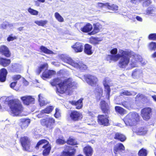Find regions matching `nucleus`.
I'll return each instance as SVG.
<instances>
[{
    "label": "nucleus",
    "mask_w": 156,
    "mask_h": 156,
    "mask_svg": "<svg viewBox=\"0 0 156 156\" xmlns=\"http://www.w3.org/2000/svg\"><path fill=\"white\" fill-rule=\"evenodd\" d=\"M54 108L52 106L48 107L44 109L41 110L40 114L37 115L38 118H41L43 117L44 116V114L45 113L48 114L51 112L53 110Z\"/></svg>",
    "instance_id": "18"
},
{
    "label": "nucleus",
    "mask_w": 156,
    "mask_h": 156,
    "mask_svg": "<svg viewBox=\"0 0 156 156\" xmlns=\"http://www.w3.org/2000/svg\"><path fill=\"white\" fill-rule=\"evenodd\" d=\"M67 143L69 144L72 145H75L77 144V142L76 140L72 138L69 139L67 141Z\"/></svg>",
    "instance_id": "48"
},
{
    "label": "nucleus",
    "mask_w": 156,
    "mask_h": 156,
    "mask_svg": "<svg viewBox=\"0 0 156 156\" xmlns=\"http://www.w3.org/2000/svg\"><path fill=\"white\" fill-rule=\"evenodd\" d=\"M152 97L154 101L156 102V96L155 95L152 96Z\"/></svg>",
    "instance_id": "64"
},
{
    "label": "nucleus",
    "mask_w": 156,
    "mask_h": 156,
    "mask_svg": "<svg viewBox=\"0 0 156 156\" xmlns=\"http://www.w3.org/2000/svg\"><path fill=\"white\" fill-rule=\"evenodd\" d=\"M122 105L125 108L129 109L131 108V103L129 101H124L122 103Z\"/></svg>",
    "instance_id": "44"
},
{
    "label": "nucleus",
    "mask_w": 156,
    "mask_h": 156,
    "mask_svg": "<svg viewBox=\"0 0 156 156\" xmlns=\"http://www.w3.org/2000/svg\"><path fill=\"white\" fill-rule=\"evenodd\" d=\"M14 24H13L10 23H9V25L8 26V28H9L10 29H12L13 27Z\"/></svg>",
    "instance_id": "62"
},
{
    "label": "nucleus",
    "mask_w": 156,
    "mask_h": 156,
    "mask_svg": "<svg viewBox=\"0 0 156 156\" xmlns=\"http://www.w3.org/2000/svg\"><path fill=\"white\" fill-rule=\"evenodd\" d=\"M52 86L56 87V92L57 93L63 94L67 90L70 89H73L76 87V83L71 79L65 80L63 81L59 78L54 79L53 81L51 82Z\"/></svg>",
    "instance_id": "1"
},
{
    "label": "nucleus",
    "mask_w": 156,
    "mask_h": 156,
    "mask_svg": "<svg viewBox=\"0 0 156 156\" xmlns=\"http://www.w3.org/2000/svg\"><path fill=\"white\" fill-rule=\"evenodd\" d=\"M83 79L87 83L92 86L98 85V80L97 78L93 75H84Z\"/></svg>",
    "instance_id": "9"
},
{
    "label": "nucleus",
    "mask_w": 156,
    "mask_h": 156,
    "mask_svg": "<svg viewBox=\"0 0 156 156\" xmlns=\"http://www.w3.org/2000/svg\"><path fill=\"white\" fill-rule=\"evenodd\" d=\"M48 65L47 63H45L42 64L38 67L36 71V72L38 74H39L43 70H45L43 73L42 75V77L43 79L49 78L50 76L55 73V72L52 70H48Z\"/></svg>",
    "instance_id": "5"
},
{
    "label": "nucleus",
    "mask_w": 156,
    "mask_h": 156,
    "mask_svg": "<svg viewBox=\"0 0 156 156\" xmlns=\"http://www.w3.org/2000/svg\"><path fill=\"white\" fill-rule=\"evenodd\" d=\"M28 11L30 14L32 15H37L38 14V12L37 11L31 8H29Z\"/></svg>",
    "instance_id": "47"
},
{
    "label": "nucleus",
    "mask_w": 156,
    "mask_h": 156,
    "mask_svg": "<svg viewBox=\"0 0 156 156\" xmlns=\"http://www.w3.org/2000/svg\"><path fill=\"white\" fill-rule=\"evenodd\" d=\"M151 111V109L149 107L144 108L141 110V116L144 120H147L150 118L152 114Z\"/></svg>",
    "instance_id": "11"
},
{
    "label": "nucleus",
    "mask_w": 156,
    "mask_h": 156,
    "mask_svg": "<svg viewBox=\"0 0 156 156\" xmlns=\"http://www.w3.org/2000/svg\"><path fill=\"white\" fill-rule=\"evenodd\" d=\"M131 52L127 51L120 50L119 53L116 55H108L107 59L108 60H111L116 61L121 58L119 62V66L121 68H124L129 63Z\"/></svg>",
    "instance_id": "2"
},
{
    "label": "nucleus",
    "mask_w": 156,
    "mask_h": 156,
    "mask_svg": "<svg viewBox=\"0 0 156 156\" xmlns=\"http://www.w3.org/2000/svg\"><path fill=\"white\" fill-rule=\"evenodd\" d=\"M17 82L15 81L14 82H13L11 83L10 84V87L12 88H13L16 85V84Z\"/></svg>",
    "instance_id": "59"
},
{
    "label": "nucleus",
    "mask_w": 156,
    "mask_h": 156,
    "mask_svg": "<svg viewBox=\"0 0 156 156\" xmlns=\"http://www.w3.org/2000/svg\"><path fill=\"white\" fill-rule=\"evenodd\" d=\"M144 97V95L142 94H138L136 96V98H140L141 99Z\"/></svg>",
    "instance_id": "60"
},
{
    "label": "nucleus",
    "mask_w": 156,
    "mask_h": 156,
    "mask_svg": "<svg viewBox=\"0 0 156 156\" xmlns=\"http://www.w3.org/2000/svg\"><path fill=\"white\" fill-rule=\"evenodd\" d=\"M117 49L116 48H114L110 52L112 54V55H116L117 54Z\"/></svg>",
    "instance_id": "56"
},
{
    "label": "nucleus",
    "mask_w": 156,
    "mask_h": 156,
    "mask_svg": "<svg viewBox=\"0 0 156 156\" xmlns=\"http://www.w3.org/2000/svg\"><path fill=\"white\" fill-rule=\"evenodd\" d=\"M21 99L23 104L26 105L34 104V98L30 96H25L21 97Z\"/></svg>",
    "instance_id": "15"
},
{
    "label": "nucleus",
    "mask_w": 156,
    "mask_h": 156,
    "mask_svg": "<svg viewBox=\"0 0 156 156\" xmlns=\"http://www.w3.org/2000/svg\"><path fill=\"white\" fill-rule=\"evenodd\" d=\"M55 116L56 118H58L60 116V114L59 112V110L56 108L55 109V113L54 115Z\"/></svg>",
    "instance_id": "55"
},
{
    "label": "nucleus",
    "mask_w": 156,
    "mask_h": 156,
    "mask_svg": "<svg viewBox=\"0 0 156 156\" xmlns=\"http://www.w3.org/2000/svg\"><path fill=\"white\" fill-rule=\"evenodd\" d=\"M34 23L38 26L44 27L48 23L47 20H41L40 21L37 20L34 22Z\"/></svg>",
    "instance_id": "41"
},
{
    "label": "nucleus",
    "mask_w": 156,
    "mask_h": 156,
    "mask_svg": "<svg viewBox=\"0 0 156 156\" xmlns=\"http://www.w3.org/2000/svg\"><path fill=\"white\" fill-rule=\"evenodd\" d=\"M125 151L124 145L121 143L116 144L114 147L113 152L116 155L118 153H120ZM115 156H117L115 155Z\"/></svg>",
    "instance_id": "17"
},
{
    "label": "nucleus",
    "mask_w": 156,
    "mask_h": 156,
    "mask_svg": "<svg viewBox=\"0 0 156 156\" xmlns=\"http://www.w3.org/2000/svg\"><path fill=\"white\" fill-rule=\"evenodd\" d=\"M156 11V7L154 6H151L149 7L146 11L147 14H150L153 13V12H155Z\"/></svg>",
    "instance_id": "43"
},
{
    "label": "nucleus",
    "mask_w": 156,
    "mask_h": 156,
    "mask_svg": "<svg viewBox=\"0 0 156 156\" xmlns=\"http://www.w3.org/2000/svg\"><path fill=\"white\" fill-rule=\"evenodd\" d=\"M75 27L77 29H80V30L84 33H88L91 31L92 29V26L90 23L85 24L83 23H78L75 25Z\"/></svg>",
    "instance_id": "8"
},
{
    "label": "nucleus",
    "mask_w": 156,
    "mask_h": 156,
    "mask_svg": "<svg viewBox=\"0 0 156 156\" xmlns=\"http://www.w3.org/2000/svg\"><path fill=\"white\" fill-rule=\"evenodd\" d=\"M144 0H131L130 2L132 4H136Z\"/></svg>",
    "instance_id": "57"
},
{
    "label": "nucleus",
    "mask_w": 156,
    "mask_h": 156,
    "mask_svg": "<svg viewBox=\"0 0 156 156\" xmlns=\"http://www.w3.org/2000/svg\"><path fill=\"white\" fill-rule=\"evenodd\" d=\"M136 19L138 21H139L140 22H141L142 21V20H143L142 18L139 16H137L136 17Z\"/></svg>",
    "instance_id": "61"
},
{
    "label": "nucleus",
    "mask_w": 156,
    "mask_h": 156,
    "mask_svg": "<svg viewBox=\"0 0 156 156\" xmlns=\"http://www.w3.org/2000/svg\"><path fill=\"white\" fill-rule=\"evenodd\" d=\"M0 54L7 57H9L11 55L9 49L5 45L0 47Z\"/></svg>",
    "instance_id": "21"
},
{
    "label": "nucleus",
    "mask_w": 156,
    "mask_h": 156,
    "mask_svg": "<svg viewBox=\"0 0 156 156\" xmlns=\"http://www.w3.org/2000/svg\"><path fill=\"white\" fill-rule=\"evenodd\" d=\"M7 71L5 68L2 69L0 70V81L4 82L5 81Z\"/></svg>",
    "instance_id": "25"
},
{
    "label": "nucleus",
    "mask_w": 156,
    "mask_h": 156,
    "mask_svg": "<svg viewBox=\"0 0 156 156\" xmlns=\"http://www.w3.org/2000/svg\"><path fill=\"white\" fill-rule=\"evenodd\" d=\"M148 38L150 40H156V34H150Z\"/></svg>",
    "instance_id": "53"
},
{
    "label": "nucleus",
    "mask_w": 156,
    "mask_h": 156,
    "mask_svg": "<svg viewBox=\"0 0 156 156\" xmlns=\"http://www.w3.org/2000/svg\"><path fill=\"white\" fill-rule=\"evenodd\" d=\"M72 47L76 52H79L82 51L83 46L81 43L77 42L72 46Z\"/></svg>",
    "instance_id": "23"
},
{
    "label": "nucleus",
    "mask_w": 156,
    "mask_h": 156,
    "mask_svg": "<svg viewBox=\"0 0 156 156\" xmlns=\"http://www.w3.org/2000/svg\"><path fill=\"white\" fill-rule=\"evenodd\" d=\"M105 5H106V8L108 9L112 10L114 11L115 12L118 10V6L115 4L110 5L109 3H106Z\"/></svg>",
    "instance_id": "31"
},
{
    "label": "nucleus",
    "mask_w": 156,
    "mask_h": 156,
    "mask_svg": "<svg viewBox=\"0 0 156 156\" xmlns=\"http://www.w3.org/2000/svg\"><path fill=\"white\" fill-rule=\"evenodd\" d=\"M108 117L106 115H99L98 116V122L100 125L104 126H108L109 120Z\"/></svg>",
    "instance_id": "12"
},
{
    "label": "nucleus",
    "mask_w": 156,
    "mask_h": 156,
    "mask_svg": "<svg viewBox=\"0 0 156 156\" xmlns=\"http://www.w3.org/2000/svg\"><path fill=\"white\" fill-rule=\"evenodd\" d=\"M20 66L17 64H14L12 65L11 69H10L12 72H19Z\"/></svg>",
    "instance_id": "39"
},
{
    "label": "nucleus",
    "mask_w": 156,
    "mask_h": 156,
    "mask_svg": "<svg viewBox=\"0 0 156 156\" xmlns=\"http://www.w3.org/2000/svg\"><path fill=\"white\" fill-rule=\"evenodd\" d=\"M56 143L57 144H63L66 143L65 140L62 139H58L56 140Z\"/></svg>",
    "instance_id": "51"
},
{
    "label": "nucleus",
    "mask_w": 156,
    "mask_h": 156,
    "mask_svg": "<svg viewBox=\"0 0 156 156\" xmlns=\"http://www.w3.org/2000/svg\"><path fill=\"white\" fill-rule=\"evenodd\" d=\"M55 16L56 20L59 22H62L64 21L63 18L58 12H56L55 14Z\"/></svg>",
    "instance_id": "42"
},
{
    "label": "nucleus",
    "mask_w": 156,
    "mask_h": 156,
    "mask_svg": "<svg viewBox=\"0 0 156 156\" xmlns=\"http://www.w3.org/2000/svg\"><path fill=\"white\" fill-rule=\"evenodd\" d=\"M40 146H42V147L44 149L43 153V155H48L51 149V147L48 142L46 140H42L38 142L36 147L38 148Z\"/></svg>",
    "instance_id": "6"
},
{
    "label": "nucleus",
    "mask_w": 156,
    "mask_h": 156,
    "mask_svg": "<svg viewBox=\"0 0 156 156\" xmlns=\"http://www.w3.org/2000/svg\"><path fill=\"white\" fill-rule=\"evenodd\" d=\"M16 38L17 37L16 36H13L12 34H11L7 38V40L8 41H10L16 39Z\"/></svg>",
    "instance_id": "52"
},
{
    "label": "nucleus",
    "mask_w": 156,
    "mask_h": 156,
    "mask_svg": "<svg viewBox=\"0 0 156 156\" xmlns=\"http://www.w3.org/2000/svg\"><path fill=\"white\" fill-rule=\"evenodd\" d=\"M40 50L41 51L43 52L44 53L47 54H52L53 53V51L49 50L46 47L43 46H41L40 48Z\"/></svg>",
    "instance_id": "37"
},
{
    "label": "nucleus",
    "mask_w": 156,
    "mask_h": 156,
    "mask_svg": "<svg viewBox=\"0 0 156 156\" xmlns=\"http://www.w3.org/2000/svg\"><path fill=\"white\" fill-rule=\"evenodd\" d=\"M55 122V120L52 118H47L41 120V124L45 126L49 129H51L53 128V125Z\"/></svg>",
    "instance_id": "10"
},
{
    "label": "nucleus",
    "mask_w": 156,
    "mask_h": 156,
    "mask_svg": "<svg viewBox=\"0 0 156 156\" xmlns=\"http://www.w3.org/2000/svg\"><path fill=\"white\" fill-rule=\"evenodd\" d=\"M83 150L86 156H91L92 155L93 150L90 146H86L84 148Z\"/></svg>",
    "instance_id": "29"
},
{
    "label": "nucleus",
    "mask_w": 156,
    "mask_h": 156,
    "mask_svg": "<svg viewBox=\"0 0 156 156\" xmlns=\"http://www.w3.org/2000/svg\"><path fill=\"white\" fill-rule=\"evenodd\" d=\"M88 114L90 115L92 117L94 115V113L93 112H88Z\"/></svg>",
    "instance_id": "63"
},
{
    "label": "nucleus",
    "mask_w": 156,
    "mask_h": 156,
    "mask_svg": "<svg viewBox=\"0 0 156 156\" xmlns=\"http://www.w3.org/2000/svg\"><path fill=\"white\" fill-rule=\"evenodd\" d=\"M151 0H146L143 3V7H147L150 5L151 3Z\"/></svg>",
    "instance_id": "49"
},
{
    "label": "nucleus",
    "mask_w": 156,
    "mask_h": 156,
    "mask_svg": "<svg viewBox=\"0 0 156 156\" xmlns=\"http://www.w3.org/2000/svg\"><path fill=\"white\" fill-rule=\"evenodd\" d=\"M147 132V129L144 128H141L140 129H137L136 131V134L138 135H143L145 134Z\"/></svg>",
    "instance_id": "38"
},
{
    "label": "nucleus",
    "mask_w": 156,
    "mask_h": 156,
    "mask_svg": "<svg viewBox=\"0 0 156 156\" xmlns=\"http://www.w3.org/2000/svg\"><path fill=\"white\" fill-rule=\"evenodd\" d=\"M148 48L151 50H155L156 49V43L152 42L148 45Z\"/></svg>",
    "instance_id": "45"
},
{
    "label": "nucleus",
    "mask_w": 156,
    "mask_h": 156,
    "mask_svg": "<svg viewBox=\"0 0 156 156\" xmlns=\"http://www.w3.org/2000/svg\"><path fill=\"white\" fill-rule=\"evenodd\" d=\"M138 154L139 156H146L147 155V151L145 149L142 148L139 151Z\"/></svg>",
    "instance_id": "46"
},
{
    "label": "nucleus",
    "mask_w": 156,
    "mask_h": 156,
    "mask_svg": "<svg viewBox=\"0 0 156 156\" xmlns=\"http://www.w3.org/2000/svg\"><path fill=\"white\" fill-rule=\"evenodd\" d=\"M92 46L88 44H86L84 45V51L85 53L90 55L92 54Z\"/></svg>",
    "instance_id": "30"
},
{
    "label": "nucleus",
    "mask_w": 156,
    "mask_h": 156,
    "mask_svg": "<svg viewBox=\"0 0 156 156\" xmlns=\"http://www.w3.org/2000/svg\"><path fill=\"white\" fill-rule=\"evenodd\" d=\"M22 145L25 151H30V140L29 138L26 136L22 137L20 140Z\"/></svg>",
    "instance_id": "13"
},
{
    "label": "nucleus",
    "mask_w": 156,
    "mask_h": 156,
    "mask_svg": "<svg viewBox=\"0 0 156 156\" xmlns=\"http://www.w3.org/2000/svg\"><path fill=\"white\" fill-rule=\"evenodd\" d=\"M71 119L73 121H76L82 118V115L80 113L76 111H73L70 114Z\"/></svg>",
    "instance_id": "20"
},
{
    "label": "nucleus",
    "mask_w": 156,
    "mask_h": 156,
    "mask_svg": "<svg viewBox=\"0 0 156 156\" xmlns=\"http://www.w3.org/2000/svg\"><path fill=\"white\" fill-rule=\"evenodd\" d=\"M95 93L97 99H100L103 94V90L101 87L98 86L95 89Z\"/></svg>",
    "instance_id": "27"
},
{
    "label": "nucleus",
    "mask_w": 156,
    "mask_h": 156,
    "mask_svg": "<svg viewBox=\"0 0 156 156\" xmlns=\"http://www.w3.org/2000/svg\"><path fill=\"white\" fill-rule=\"evenodd\" d=\"M9 22H4L1 25V27L3 29H5L8 28Z\"/></svg>",
    "instance_id": "54"
},
{
    "label": "nucleus",
    "mask_w": 156,
    "mask_h": 156,
    "mask_svg": "<svg viewBox=\"0 0 156 156\" xmlns=\"http://www.w3.org/2000/svg\"><path fill=\"white\" fill-rule=\"evenodd\" d=\"M130 58H131L129 62V65L132 68L136 67L138 62H141L142 60L141 56L133 52H131Z\"/></svg>",
    "instance_id": "7"
},
{
    "label": "nucleus",
    "mask_w": 156,
    "mask_h": 156,
    "mask_svg": "<svg viewBox=\"0 0 156 156\" xmlns=\"http://www.w3.org/2000/svg\"><path fill=\"white\" fill-rule=\"evenodd\" d=\"M115 138L119 140L122 142L124 141L126 139L124 135L119 133H117L115 134Z\"/></svg>",
    "instance_id": "34"
},
{
    "label": "nucleus",
    "mask_w": 156,
    "mask_h": 156,
    "mask_svg": "<svg viewBox=\"0 0 156 156\" xmlns=\"http://www.w3.org/2000/svg\"><path fill=\"white\" fill-rule=\"evenodd\" d=\"M93 30L90 33L91 34H94L99 32L100 29V25L99 23H97L94 24Z\"/></svg>",
    "instance_id": "35"
},
{
    "label": "nucleus",
    "mask_w": 156,
    "mask_h": 156,
    "mask_svg": "<svg viewBox=\"0 0 156 156\" xmlns=\"http://www.w3.org/2000/svg\"><path fill=\"white\" fill-rule=\"evenodd\" d=\"M107 80V79H105L103 81V84L105 87V91L107 93L108 98H109L110 92V89Z\"/></svg>",
    "instance_id": "28"
},
{
    "label": "nucleus",
    "mask_w": 156,
    "mask_h": 156,
    "mask_svg": "<svg viewBox=\"0 0 156 156\" xmlns=\"http://www.w3.org/2000/svg\"><path fill=\"white\" fill-rule=\"evenodd\" d=\"M139 119V115L135 112L129 113L124 119L123 121L127 126L135 125Z\"/></svg>",
    "instance_id": "4"
},
{
    "label": "nucleus",
    "mask_w": 156,
    "mask_h": 156,
    "mask_svg": "<svg viewBox=\"0 0 156 156\" xmlns=\"http://www.w3.org/2000/svg\"><path fill=\"white\" fill-rule=\"evenodd\" d=\"M73 67L81 70H85L87 68V66L81 61L76 62L75 61Z\"/></svg>",
    "instance_id": "19"
},
{
    "label": "nucleus",
    "mask_w": 156,
    "mask_h": 156,
    "mask_svg": "<svg viewBox=\"0 0 156 156\" xmlns=\"http://www.w3.org/2000/svg\"><path fill=\"white\" fill-rule=\"evenodd\" d=\"M100 106L104 113L108 114L109 112V108L108 105L104 101H102L101 102Z\"/></svg>",
    "instance_id": "22"
},
{
    "label": "nucleus",
    "mask_w": 156,
    "mask_h": 156,
    "mask_svg": "<svg viewBox=\"0 0 156 156\" xmlns=\"http://www.w3.org/2000/svg\"><path fill=\"white\" fill-rule=\"evenodd\" d=\"M9 105L11 113L13 115H19L23 111V107L20 101L18 99L11 100L9 102Z\"/></svg>",
    "instance_id": "3"
},
{
    "label": "nucleus",
    "mask_w": 156,
    "mask_h": 156,
    "mask_svg": "<svg viewBox=\"0 0 156 156\" xmlns=\"http://www.w3.org/2000/svg\"><path fill=\"white\" fill-rule=\"evenodd\" d=\"M106 3H98L97 4V6L98 7H105L106 8V5H105Z\"/></svg>",
    "instance_id": "58"
},
{
    "label": "nucleus",
    "mask_w": 156,
    "mask_h": 156,
    "mask_svg": "<svg viewBox=\"0 0 156 156\" xmlns=\"http://www.w3.org/2000/svg\"><path fill=\"white\" fill-rule=\"evenodd\" d=\"M11 61L10 59L0 58V64L4 67H6L9 65Z\"/></svg>",
    "instance_id": "33"
},
{
    "label": "nucleus",
    "mask_w": 156,
    "mask_h": 156,
    "mask_svg": "<svg viewBox=\"0 0 156 156\" xmlns=\"http://www.w3.org/2000/svg\"><path fill=\"white\" fill-rule=\"evenodd\" d=\"M21 78V76L20 75H14L12 76V79L14 81L19 80Z\"/></svg>",
    "instance_id": "50"
},
{
    "label": "nucleus",
    "mask_w": 156,
    "mask_h": 156,
    "mask_svg": "<svg viewBox=\"0 0 156 156\" xmlns=\"http://www.w3.org/2000/svg\"><path fill=\"white\" fill-rule=\"evenodd\" d=\"M115 109L117 113L121 115H123L126 112V110L125 109L118 106H116L115 107Z\"/></svg>",
    "instance_id": "36"
},
{
    "label": "nucleus",
    "mask_w": 156,
    "mask_h": 156,
    "mask_svg": "<svg viewBox=\"0 0 156 156\" xmlns=\"http://www.w3.org/2000/svg\"><path fill=\"white\" fill-rule=\"evenodd\" d=\"M59 58L65 63H67L73 66L75 61H73L69 56L67 55L62 54L59 56Z\"/></svg>",
    "instance_id": "14"
},
{
    "label": "nucleus",
    "mask_w": 156,
    "mask_h": 156,
    "mask_svg": "<svg viewBox=\"0 0 156 156\" xmlns=\"http://www.w3.org/2000/svg\"><path fill=\"white\" fill-rule=\"evenodd\" d=\"M132 75L134 78L139 79L143 76L142 71L140 69H135L133 71Z\"/></svg>",
    "instance_id": "24"
},
{
    "label": "nucleus",
    "mask_w": 156,
    "mask_h": 156,
    "mask_svg": "<svg viewBox=\"0 0 156 156\" xmlns=\"http://www.w3.org/2000/svg\"><path fill=\"white\" fill-rule=\"evenodd\" d=\"M136 94V93L134 91L129 92L127 90H124L122 92L121 94L125 95H134Z\"/></svg>",
    "instance_id": "40"
},
{
    "label": "nucleus",
    "mask_w": 156,
    "mask_h": 156,
    "mask_svg": "<svg viewBox=\"0 0 156 156\" xmlns=\"http://www.w3.org/2000/svg\"><path fill=\"white\" fill-rule=\"evenodd\" d=\"M19 121L20 125L22 129L27 128L30 122V119L27 118H22Z\"/></svg>",
    "instance_id": "16"
},
{
    "label": "nucleus",
    "mask_w": 156,
    "mask_h": 156,
    "mask_svg": "<svg viewBox=\"0 0 156 156\" xmlns=\"http://www.w3.org/2000/svg\"><path fill=\"white\" fill-rule=\"evenodd\" d=\"M38 101L40 105L41 106H43L47 104V102L45 99L44 98L43 95L40 94L38 95Z\"/></svg>",
    "instance_id": "32"
},
{
    "label": "nucleus",
    "mask_w": 156,
    "mask_h": 156,
    "mask_svg": "<svg viewBox=\"0 0 156 156\" xmlns=\"http://www.w3.org/2000/svg\"><path fill=\"white\" fill-rule=\"evenodd\" d=\"M83 100V99L81 98L76 101H72L69 102L72 105H75L76 109H79L81 108L83 106L82 101Z\"/></svg>",
    "instance_id": "26"
}]
</instances>
